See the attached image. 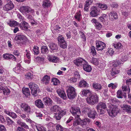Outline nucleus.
<instances>
[{
  "label": "nucleus",
  "mask_w": 131,
  "mask_h": 131,
  "mask_svg": "<svg viewBox=\"0 0 131 131\" xmlns=\"http://www.w3.org/2000/svg\"><path fill=\"white\" fill-rule=\"evenodd\" d=\"M106 108V104L102 102L99 103L96 106L97 110L100 112V114H104Z\"/></svg>",
  "instance_id": "7"
},
{
  "label": "nucleus",
  "mask_w": 131,
  "mask_h": 131,
  "mask_svg": "<svg viewBox=\"0 0 131 131\" xmlns=\"http://www.w3.org/2000/svg\"><path fill=\"white\" fill-rule=\"evenodd\" d=\"M110 72H111L110 75L112 77H114L119 73V70H118L115 68H113Z\"/></svg>",
  "instance_id": "35"
},
{
  "label": "nucleus",
  "mask_w": 131,
  "mask_h": 131,
  "mask_svg": "<svg viewBox=\"0 0 131 131\" xmlns=\"http://www.w3.org/2000/svg\"><path fill=\"white\" fill-rule=\"evenodd\" d=\"M79 34H80L81 38L83 39L84 41H85L86 40L85 36L84 33L81 31H79Z\"/></svg>",
  "instance_id": "54"
},
{
  "label": "nucleus",
  "mask_w": 131,
  "mask_h": 131,
  "mask_svg": "<svg viewBox=\"0 0 131 131\" xmlns=\"http://www.w3.org/2000/svg\"><path fill=\"white\" fill-rule=\"evenodd\" d=\"M114 47L116 49H118L119 50L121 49L122 48V45L120 42H118L116 43H113V44Z\"/></svg>",
  "instance_id": "41"
},
{
  "label": "nucleus",
  "mask_w": 131,
  "mask_h": 131,
  "mask_svg": "<svg viewBox=\"0 0 131 131\" xmlns=\"http://www.w3.org/2000/svg\"><path fill=\"white\" fill-rule=\"evenodd\" d=\"M16 131H26L25 129L24 128L18 126L17 128Z\"/></svg>",
  "instance_id": "64"
},
{
  "label": "nucleus",
  "mask_w": 131,
  "mask_h": 131,
  "mask_svg": "<svg viewBox=\"0 0 131 131\" xmlns=\"http://www.w3.org/2000/svg\"><path fill=\"white\" fill-rule=\"evenodd\" d=\"M51 82L53 83L54 85H57L59 83V81L57 78H53L52 79Z\"/></svg>",
  "instance_id": "45"
},
{
  "label": "nucleus",
  "mask_w": 131,
  "mask_h": 131,
  "mask_svg": "<svg viewBox=\"0 0 131 131\" xmlns=\"http://www.w3.org/2000/svg\"><path fill=\"white\" fill-rule=\"evenodd\" d=\"M15 40L21 42L22 44L26 43L28 41V39L25 36L21 34H17L15 38Z\"/></svg>",
  "instance_id": "6"
},
{
  "label": "nucleus",
  "mask_w": 131,
  "mask_h": 131,
  "mask_svg": "<svg viewBox=\"0 0 131 131\" xmlns=\"http://www.w3.org/2000/svg\"><path fill=\"white\" fill-rule=\"evenodd\" d=\"M73 63L77 66L88 64L87 62L85 60L81 57L78 58L73 60Z\"/></svg>",
  "instance_id": "9"
},
{
  "label": "nucleus",
  "mask_w": 131,
  "mask_h": 131,
  "mask_svg": "<svg viewBox=\"0 0 131 131\" xmlns=\"http://www.w3.org/2000/svg\"><path fill=\"white\" fill-rule=\"evenodd\" d=\"M56 127L57 131H67V129L63 128L61 125L59 124L57 125Z\"/></svg>",
  "instance_id": "39"
},
{
  "label": "nucleus",
  "mask_w": 131,
  "mask_h": 131,
  "mask_svg": "<svg viewBox=\"0 0 131 131\" xmlns=\"http://www.w3.org/2000/svg\"><path fill=\"white\" fill-rule=\"evenodd\" d=\"M64 116H61L58 114H54V118H56V119L59 120L61 119V118L63 117Z\"/></svg>",
  "instance_id": "56"
},
{
  "label": "nucleus",
  "mask_w": 131,
  "mask_h": 131,
  "mask_svg": "<svg viewBox=\"0 0 131 131\" xmlns=\"http://www.w3.org/2000/svg\"><path fill=\"white\" fill-rule=\"evenodd\" d=\"M58 108H59L58 106L57 105H55L51 107L50 110L53 112H56L58 111Z\"/></svg>",
  "instance_id": "47"
},
{
  "label": "nucleus",
  "mask_w": 131,
  "mask_h": 131,
  "mask_svg": "<svg viewBox=\"0 0 131 131\" xmlns=\"http://www.w3.org/2000/svg\"><path fill=\"white\" fill-rule=\"evenodd\" d=\"M91 23L95 24V26L97 29L100 30L102 27V26L100 23L97 21L96 19L93 18L91 20Z\"/></svg>",
  "instance_id": "18"
},
{
  "label": "nucleus",
  "mask_w": 131,
  "mask_h": 131,
  "mask_svg": "<svg viewBox=\"0 0 131 131\" xmlns=\"http://www.w3.org/2000/svg\"><path fill=\"white\" fill-rule=\"evenodd\" d=\"M89 93V91L88 90H84L81 92V95L86 96L87 94Z\"/></svg>",
  "instance_id": "52"
},
{
  "label": "nucleus",
  "mask_w": 131,
  "mask_h": 131,
  "mask_svg": "<svg viewBox=\"0 0 131 131\" xmlns=\"http://www.w3.org/2000/svg\"><path fill=\"white\" fill-rule=\"evenodd\" d=\"M33 51L34 55H37L39 53V47L36 46H34L33 47Z\"/></svg>",
  "instance_id": "46"
},
{
  "label": "nucleus",
  "mask_w": 131,
  "mask_h": 131,
  "mask_svg": "<svg viewBox=\"0 0 131 131\" xmlns=\"http://www.w3.org/2000/svg\"><path fill=\"white\" fill-rule=\"evenodd\" d=\"M92 86L94 89L96 90L97 91L100 90L102 89V86L98 83H93Z\"/></svg>",
  "instance_id": "34"
},
{
  "label": "nucleus",
  "mask_w": 131,
  "mask_h": 131,
  "mask_svg": "<svg viewBox=\"0 0 131 131\" xmlns=\"http://www.w3.org/2000/svg\"><path fill=\"white\" fill-rule=\"evenodd\" d=\"M22 91H23V93L25 95L26 97H27L30 95V91L28 88H26L23 89L22 90Z\"/></svg>",
  "instance_id": "38"
},
{
  "label": "nucleus",
  "mask_w": 131,
  "mask_h": 131,
  "mask_svg": "<svg viewBox=\"0 0 131 131\" xmlns=\"http://www.w3.org/2000/svg\"><path fill=\"white\" fill-rule=\"evenodd\" d=\"M109 18H110V20L112 21H113L114 20H116L118 18L117 14L114 11L110 12L109 14Z\"/></svg>",
  "instance_id": "21"
},
{
  "label": "nucleus",
  "mask_w": 131,
  "mask_h": 131,
  "mask_svg": "<svg viewBox=\"0 0 131 131\" xmlns=\"http://www.w3.org/2000/svg\"><path fill=\"white\" fill-rule=\"evenodd\" d=\"M111 6L113 8L116 9L118 7V5L117 4V3L113 2L111 4Z\"/></svg>",
  "instance_id": "59"
},
{
  "label": "nucleus",
  "mask_w": 131,
  "mask_h": 131,
  "mask_svg": "<svg viewBox=\"0 0 131 131\" xmlns=\"http://www.w3.org/2000/svg\"><path fill=\"white\" fill-rule=\"evenodd\" d=\"M43 101L44 102L45 105H52V100L49 97H45L43 98Z\"/></svg>",
  "instance_id": "26"
},
{
  "label": "nucleus",
  "mask_w": 131,
  "mask_h": 131,
  "mask_svg": "<svg viewBox=\"0 0 131 131\" xmlns=\"http://www.w3.org/2000/svg\"><path fill=\"white\" fill-rule=\"evenodd\" d=\"M112 102H113V104H111L112 106L113 105H115V106H116V105H115V104L118 103V100L114 98L113 99H112Z\"/></svg>",
  "instance_id": "62"
},
{
  "label": "nucleus",
  "mask_w": 131,
  "mask_h": 131,
  "mask_svg": "<svg viewBox=\"0 0 131 131\" xmlns=\"http://www.w3.org/2000/svg\"><path fill=\"white\" fill-rule=\"evenodd\" d=\"M3 92L4 94L5 95H7L10 93V90L7 88L5 89V90H2V92Z\"/></svg>",
  "instance_id": "58"
},
{
  "label": "nucleus",
  "mask_w": 131,
  "mask_h": 131,
  "mask_svg": "<svg viewBox=\"0 0 131 131\" xmlns=\"http://www.w3.org/2000/svg\"><path fill=\"white\" fill-rule=\"evenodd\" d=\"M87 103L90 105H93L99 101V97L95 93L89 95V97L86 98Z\"/></svg>",
  "instance_id": "1"
},
{
  "label": "nucleus",
  "mask_w": 131,
  "mask_h": 131,
  "mask_svg": "<svg viewBox=\"0 0 131 131\" xmlns=\"http://www.w3.org/2000/svg\"><path fill=\"white\" fill-rule=\"evenodd\" d=\"M36 106L39 108H43L44 107V105L40 99L37 100L35 102Z\"/></svg>",
  "instance_id": "30"
},
{
  "label": "nucleus",
  "mask_w": 131,
  "mask_h": 131,
  "mask_svg": "<svg viewBox=\"0 0 131 131\" xmlns=\"http://www.w3.org/2000/svg\"><path fill=\"white\" fill-rule=\"evenodd\" d=\"M59 97L63 100L67 99V97L66 94L64 91L60 89H58L56 91Z\"/></svg>",
  "instance_id": "15"
},
{
  "label": "nucleus",
  "mask_w": 131,
  "mask_h": 131,
  "mask_svg": "<svg viewBox=\"0 0 131 131\" xmlns=\"http://www.w3.org/2000/svg\"><path fill=\"white\" fill-rule=\"evenodd\" d=\"M13 7H14V5H13V2L10 1H9L7 4L4 6L3 9L4 10L8 11L13 9Z\"/></svg>",
  "instance_id": "14"
},
{
  "label": "nucleus",
  "mask_w": 131,
  "mask_h": 131,
  "mask_svg": "<svg viewBox=\"0 0 131 131\" xmlns=\"http://www.w3.org/2000/svg\"><path fill=\"white\" fill-rule=\"evenodd\" d=\"M127 60V57L126 56H123L121 58V59L118 61H120L122 62L126 61Z\"/></svg>",
  "instance_id": "61"
},
{
  "label": "nucleus",
  "mask_w": 131,
  "mask_h": 131,
  "mask_svg": "<svg viewBox=\"0 0 131 131\" xmlns=\"http://www.w3.org/2000/svg\"><path fill=\"white\" fill-rule=\"evenodd\" d=\"M88 117L90 118L94 119L95 118V116L97 115V112L96 111L94 112L92 111L91 112L86 113Z\"/></svg>",
  "instance_id": "32"
},
{
  "label": "nucleus",
  "mask_w": 131,
  "mask_h": 131,
  "mask_svg": "<svg viewBox=\"0 0 131 131\" xmlns=\"http://www.w3.org/2000/svg\"><path fill=\"white\" fill-rule=\"evenodd\" d=\"M119 113V109L116 106L113 105L111 106L110 111L108 112L110 116L114 117L115 116Z\"/></svg>",
  "instance_id": "8"
},
{
  "label": "nucleus",
  "mask_w": 131,
  "mask_h": 131,
  "mask_svg": "<svg viewBox=\"0 0 131 131\" xmlns=\"http://www.w3.org/2000/svg\"><path fill=\"white\" fill-rule=\"evenodd\" d=\"M50 81V77L47 75H45L43 77L42 79L41 80V81L42 82L43 84L46 85H47L49 83Z\"/></svg>",
  "instance_id": "22"
},
{
  "label": "nucleus",
  "mask_w": 131,
  "mask_h": 131,
  "mask_svg": "<svg viewBox=\"0 0 131 131\" xmlns=\"http://www.w3.org/2000/svg\"><path fill=\"white\" fill-rule=\"evenodd\" d=\"M96 4L98 6L99 8L103 10H106L108 8L107 5L105 3H98Z\"/></svg>",
  "instance_id": "27"
},
{
  "label": "nucleus",
  "mask_w": 131,
  "mask_h": 131,
  "mask_svg": "<svg viewBox=\"0 0 131 131\" xmlns=\"http://www.w3.org/2000/svg\"><path fill=\"white\" fill-rule=\"evenodd\" d=\"M78 78L75 77H72L70 79H69V81L71 83H73L76 82L77 81V79L78 78Z\"/></svg>",
  "instance_id": "51"
},
{
  "label": "nucleus",
  "mask_w": 131,
  "mask_h": 131,
  "mask_svg": "<svg viewBox=\"0 0 131 131\" xmlns=\"http://www.w3.org/2000/svg\"><path fill=\"white\" fill-rule=\"evenodd\" d=\"M92 111L94 112L96 111L92 110L89 107H84L82 109V112L85 114H86V113L91 112Z\"/></svg>",
  "instance_id": "40"
},
{
  "label": "nucleus",
  "mask_w": 131,
  "mask_h": 131,
  "mask_svg": "<svg viewBox=\"0 0 131 131\" xmlns=\"http://www.w3.org/2000/svg\"><path fill=\"white\" fill-rule=\"evenodd\" d=\"M29 123L31 124V127H32V128H33L35 127H36V126H42L40 125H37L36 123H35V122H29Z\"/></svg>",
  "instance_id": "60"
},
{
  "label": "nucleus",
  "mask_w": 131,
  "mask_h": 131,
  "mask_svg": "<svg viewBox=\"0 0 131 131\" xmlns=\"http://www.w3.org/2000/svg\"><path fill=\"white\" fill-rule=\"evenodd\" d=\"M57 40L60 48L63 49H65L67 48V43L64 39L63 37L62 36H58Z\"/></svg>",
  "instance_id": "10"
},
{
  "label": "nucleus",
  "mask_w": 131,
  "mask_h": 131,
  "mask_svg": "<svg viewBox=\"0 0 131 131\" xmlns=\"http://www.w3.org/2000/svg\"><path fill=\"white\" fill-rule=\"evenodd\" d=\"M126 92H123L121 90H119L117 92V96L118 98H125L126 96Z\"/></svg>",
  "instance_id": "16"
},
{
  "label": "nucleus",
  "mask_w": 131,
  "mask_h": 131,
  "mask_svg": "<svg viewBox=\"0 0 131 131\" xmlns=\"http://www.w3.org/2000/svg\"><path fill=\"white\" fill-rule=\"evenodd\" d=\"M51 5V3L50 0H44L42 6L44 8H48Z\"/></svg>",
  "instance_id": "25"
},
{
  "label": "nucleus",
  "mask_w": 131,
  "mask_h": 131,
  "mask_svg": "<svg viewBox=\"0 0 131 131\" xmlns=\"http://www.w3.org/2000/svg\"><path fill=\"white\" fill-rule=\"evenodd\" d=\"M27 18L30 21L31 23V25H37V23L34 20V18L31 16V15L30 14H28L27 15Z\"/></svg>",
  "instance_id": "24"
},
{
  "label": "nucleus",
  "mask_w": 131,
  "mask_h": 131,
  "mask_svg": "<svg viewBox=\"0 0 131 131\" xmlns=\"http://www.w3.org/2000/svg\"><path fill=\"white\" fill-rule=\"evenodd\" d=\"M82 66L83 69L84 71L88 72H89L91 71V66L89 64H85L83 65H82Z\"/></svg>",
  "instance_id": "31"
},
{
  "label": "nucleus",
  "mask_w": 131,
  "mask_h": 131,
  "mask_svg": "<svg viewBox=\"0 0 131 131\" xmlns=\"http://www.w3.org/2000/svg\"><path fill=\"white\" fill-rule=\"evenodd\" d=\"M30 89L31 90L32 95L35 96H36L39 92V88L38 86L33 82H30L28 84Z\"/></svg>",
  "instance_id": "2"
},
{
  "label": "nucleus",
  "mask_w": 131,
  "mask_h": 131,
  "mask_svg": "<svg viewBox=\"0 0 131 131\" xmlns=\"http://www.w3.org/2000/svg\"><path fill=\"white\" fill-rule=\"evenodd\" d=\"M122 90L123 92H125L128 93L130 92L129 87L126 85H123L122 86Z\"/></svg>",
  "instance_id": "42"
},
{
  "label": "nucleus",
  "mask_w": 131,
  "mask_h": 131,
  "mask_svg": "<svg viewBox=\"0 0 131 131\" xmlns=\"http://www.w3.org/2000/svg\"><path fill=\"white\" fill-rule=\"evenodd\" d=\"M48 59L49 61L53 63H56L59 60L58 58L53 55H48Z\"/></svg>",
  "instance_id": "17"
},
{
  "label": "nucleus",
  "mask_w": 131,
  "mask_h": 131,
  "mask_svg": "<svg viewBox=\"0 0 131 131\" xmlns=\"http://www.w3.org/2000/svg\"><path fill=\"white\" fill-rule=\"evenodd\" d=\"M18 125H20V126H21V127H21L22 128H24V129H29V126H28L26 123Z\"/></svg>",
  "instance_id": "57"
},
{
  "label": "nucleus",
  "mask_w": 131,
  "mask_h": 131,
  "mask_svg": "<svg viewBox=\"0 0 131 131\" xmlns=\"http://www.w3.org/2000/svg\"><path fill=\"white\" fill-rule=\"evenodd\" d=\"M49 48H50V51L51 52H56L58 51V45L54 43H50L49 45Z\"/></svg>",
  "instance_id": "20"
},
{
  "label": "nucleus",
  "mask_w": 131,
  "mask_h": 131,
  "mask_svg": "<svg viewBox=\"0 0 131 131\" xmlns=\"http://www.w3.org/2000/svg\"><path fill=\"white\" fill-rule=\"evenodd\" d=\"M90 122V120L89 118H86L80 121V124L83 128H85L87 124H89Z\"/></svg>",
  "instance_id": "19"
},
{
  "label": "nucleus",
  "mask_w": 131,
  "mask_h": 131,
  "mask_svg": "<svg viewBox=\"0 0 131 131\" xmlns=\"http://www.w3.org/2000/svg\"><path fill=\"white\" fill-rule=\"evenodd\" d=\"M95 45H96L95 49L97 51H102L106 47L105 43L99 40L95 41Z\"/></svg>",
  "instance_id": "12"
},
{
  "label": "nucleus",
  "mask_w": 131,
  "mask_h": 131,
  "mask_svg": "<svg viewBox=\"0 0 131 131\" xmlns=\"http://www.w3.org/2000/svg\"><path fill=\"white\" fill-rule=\"evenodd\" d=\"M122 109L124 110L128 113L131 112V107L130 106L127 104H123L122 107Z\"/></svg>",
  "instance_id": "29"
},
{
  "label": "nucleus",
  "mask_w": 131,
  "mask_h": 131,
  "mask_svg": "<svg viewBox=\"0 0 131 131\" xmlns=\"http://www.w3.org/2000/svg\"><path fill=\"white\" fill-rule=\"evenodd\" d=\"M20 107H21V109L22 111L29 114H30L31 112V109L30 106L27 104L25 103H23L21 104Z\"/></svg>",
  "instance_id": "11"
},
{
  "label": "nucleus",
  "mask_w": 131,
  "mask_h": 131,
  "mask_svg": "<svg viewBox=\"0 0 131 131\" xmlns=\"http://www.w3.org/2000/svg\"><path fill=\"white\" fill-rule=\"evenodd\" d=\"M8 115L13 119H15L17 117V115L15 113H11L10 114Z\"/></svg>",
  "instance_id": "63"
},
{
  "label": "nucleus",
  "mask_w": 131,
  "mask_h": 131,
  "mask_svg": "<svg viewBox=\"0 0 131 131\" xmlns=\"http://www.w3.org/2000/svg\"><path fill=\"white\" fill-rule=\"evenodd\" d=\"M95 49L96 48H95V47L94 46H92L91 47V54L93 56H96L97 54V53L96 52Z\"/></svg>",
  "instance_id": "43"
},
{
  "label": "nucleus",
  "mask_w": 131,
  "mask_h": 131,
  "mask_svg": "<svg viewBox=\"0 0 131 131\" xmlns=\"http://www.w3.org/2000/svg\"><path fill=\"white\" fill-rule=\"evenodd\" d=\"M122 63L121 62L120 60H118L117 61H114V62H113V67L115 68L116 67H117L119 65L121 64Z\"/></svg>",
  "instance_id": "55"
},
{
  "label": "nucleus",
  "mask_w": 131,
  "mask_h": 131,
  "mask_svg": "<svg viewBox=\"0 0 131 131\" xmlns=\"http://www.w3.org/2000/svg\"><path fill=\"white\" fill-rule=\"evenodd\" d=\"M70 112L72 115L74 116L75 118H79L81 114L80 108L77 106L72 107V108L70 110Z\"/></svg>",
  "instance_id": "5"
},
{
  "label": "nucleus",
  "mask_w": 131,
  "mask_h": 131,
  "mask_svg": "<svg viewBox=\"0 0 131 131\" xmlns=\"http://www.w3.org/2000/svg\"><path fill=\"white\" fill-rule=\"evenodd\" d=\"M20 11L24 15H26L28 14H31L33 15L35 14V11L33 9H31L30 7L25 6L21 7Z\"/></svg>",
  "instance_id": "4"
},
{
  "label": "nucleus",
  "mask_w": 131,
  "mask_h": 131,
  "mask_svg": "<svg viewBox=\"0 0 131 131\" xmlns=\"http://www.w3.org/2000/svg\"><path fill=\"white\" fill-rule=\"evenodd\" d=\"M28 23L25 21H24L21 24H19V26L22 29L25 30L28 29Z\"/></svg>",
  "instance_id": "28"
},
{
  "label": "nucleus",
  "mask_w": 131,
  "mask_h": 131,
  "mask_svg": "<svg viewBox=\"0 0 131 131\" xmlns=\"http://www.w3.org/2000/svg\"><path fill=\"white\" fill-rule=\"evenodd\" d=\"M74 18L78 22H80L82 19L81 12V10L78 11L75 14Z\"/></svg>",
  "instance_id": "23"
},
{
  "label": "nucleus",
  "mask_w": 131,
  "mask_h": 131,
  "mask_svg": "<svg viewBox=\"0 0 131 131\" xmlns=\"http://www.w3.org/2000/svg\"><path fill=\"white\" fill-rule=\"evenodd\" d=\"M49 52L48 48L46 46H43L41 48V52L42 54H47Z\"/></svg>",
  "instance_id": "36"
},
{
  "label": "nucleus",
  "mask_w": 131,
  "mask_h": 131,
  "mask_svg": "<svg viewBox=\"0 0 131 131\" xmlns=\"http://www.w3.org/2000/svg\"><path fill=\"white\" fill-rule=\"evenodd\" d=\"M99 13V10L95 6H93L91 8V12L90 13V15L92 17H95L98 16Z\"/></svg>",
  "instance_id": "13"
},
{
  "label": "nucleus",
  "mask_w": 131,
  "mask_h": 131,
  "mask_svg": "<svg viewBox=\"0 0 131 131\" xmlns=\"http://www.w3.org/2000/svg\"><path fill=\"white\" fill-rule=\"evenodd\" d=\"M36 128L37 131H46V129L43 126H37Z\"/></svg>",
  "instance_id": "49"
},
{
  "label": "nucleus",
  "mask_w": 131,
  "mask_h": 131,
  "mask_svg": "<svg viewBox=\"0 0 131 131\" xmlns=\"http://www.w3.org/2000/svg\"><path fill=\"white\" fill-rule=\"evenodd\" d=\"M67 94L69 99H73L75 97L76 95L75 90L73 87L69 86V88L67 90Z\"/></svg>",
  "instance_id": "3"
},
{
  "label": "nucleus",
  "mask_w": 131,
  "mask_h": 131,
  "mask_svg": "<svg viewBox=\"0 0 131 131\" xmlns=\"http://www.w3.org/2000/svg\"><path fill=\"white\" fill-rule=\"evenodd\" d=\"M58 114L59 115L64 116L66 114V111L65 110H62L59 111V112L58 113H54V114Z\"/></svg>",
  "instance_id": "48"
},
{
  "label": "nucleus",
  "mask_w": 131,
  "mask_h": 131,
  "mask_svg": "<svg viewBox=\"0 0 131 131\" xmlns=\"http://www.w3.org/2000/svg\"><path fill=\"white\" fill-rule=\"evenodd\" d=\"M19 24L15 20H10L8 25L11 27H15L18 25Z\"/></svg>",
  "instance_id": "33"
},
{
  "label": "nucleus",
  "mask_w": 131,
  "mask_h": 131,
  "mask_svg": "<svg viewBox=\"0 0 131 131\" xmlns=\"http://www.w3.org/2000/svg\"><path fill=\"white\" fill-rule=\"evenodd\" d=\"M87 82L84 80H82L79 82V86L81 87L85 88L87 86Z\"/></svg>",
  "instance_id": "37"
},
{
  "label": "nucleus",
  "mask_w": 131,
  "mask_h": 131,
  "mask_svg": "<svg viewBox=\"0 0 131 131\" xmlns=\"http://www.w3.org/2000/svg\"><path fill=\"white\" fill-rule=\"evenodd\" d=\"M14 56L13 54H11L6 53L3 55V57L5 59Z\"/></svg>",
  "instance_id": "50"
},
{
  "label": "nucleus",
  "mask_w": 131,
  "mask_h": 131,
  "mask_svg": "<svg viewBox=\"0 0 131 131\" xmlns=\"http://www.w3.org/2000/svg\"><path fill=\"white\" fill-rule=\"evenodd\" d=\"M90 62L95 65H97L99 64V61L97 59L94 57H93L91 60H90Z\"/></svg>",
  "instance_id": "44"
},
{
  "label": "nucleus",
  "mask_w": 131,
  "mask_h": 131,
  "mask_svg": "<svg viewBox=\"0 0 131 131\" xmlns=\"http://www.w3.org/2000/svg\"><path fill=\"white\" fill-rule=\"evenodd\" d=\"M6 121H7V123L9 125H11L14 123V122L8 117H6Z\"/></svg>",
  "instance_id": "53"
}]
</instances>
